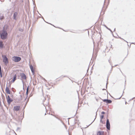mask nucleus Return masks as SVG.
<instances>
[{"mask_svg": "<svg viewBox=\"0 0 135 135\" xmlns=\"http://www.w3.org/2000/svg\"><path fill=\"white\" fill-rule=\"evenodd\" d=\"M5 29L4 27H3L2 30L0 32V36L2 40L6 39L7 37L8 33L7 32L6 29Z\"/></svg>", "mask_w": 135, "mask_h": 135, "instance_id": "nucleus-1", "label": "nucleus"}, {"mask_svg": "<svg viewBox=\"0 0 135 135\" xmlns=\"http://www.w3.org/2000/svg\"><path fill=\"white\" fill-rule=\"evenodd\" d=\"M2 57L3 58V61L4 64L7 66V64L8 63V59L7 56L5 55H2Z\"/></svg>", "mask_w": 135, "mask_h": 135, "instance_id": "nucleus-2", "label": "nucleus"}, {"mask_svg": "<svg viewBox=\"0 0 135 135\" xmlns=\"http://www.w3.org/2000/svg\"><path fill=\"white\" fill-rule=\"evenodd\" d=\"M6 95L8 104L9 105H10L11 103L13 102V100L12 99L10 98L9 95H8L7 96L6 94Z\"/></svg>", "mask_w": 135, "mask_h": 135, "instance_id": "nucleus-3", "label": "nucleus"}, {"mask_svg": "<svg viewBox=\"0 0 135 135\" xmlns=\"http://www.w3.org/2000/svg\"><path fill=\"white\" fill-rule=\"evenodd\" d=\"M13 58V60L16 62H18L20 61L21 59V58L19 56H14Z\"/></svg>", "mask_w": 135, "mask_h": 135, "instance_id": "nucleus-4", "label": "nucleus"}, {"mask_svg": "<svg viewBox=\"0 0 135 135\" xmlns=\"http://www.w3.org/2000/svg\"><path fill=\"white\" fill-rule=\"evenodd\" d=\"M19 13V9H18L17 11L13 13V19L16 20L17 19V16Z\"/></svg>", "mask_w": 135, "mask_h": 135, "instance_id": "nucleus-5", "label": "nucleus"}, {"mask_svg": "<svg viewBox=\"0 0 135 135\" xmlns=\"http://www.w3.org/2000/svg\"><path fill=\"white\" fill-rule=\"evenodd\" d=\"M106 126L107 129L109 130L110 129V125L109 120L108 119L107 120Z\"/></svg>", "mask_w": 135, "mask_h": 135, "instance_id": "nucleus-6", "label": "nucleus"}, {"mask_svg": "<svg viewBox=\"0 0 135 135\" xmlns=\"http://www.w3.org/2000/svg\"><path fill=\"white\" fill-rule=\"evenodd\" d=\"M21 76V80H26V79L27 77L26 75L24 73H20V74Z\"/></svg>", "mask_w": 135, "mask_h": 135, "instance_id": "nucleus-7", "label": "nucleus"}, {"mask_svg": "<svg viewBox=\"0 0 135 135\" xmlns=\"http://www.w3.org/2000/svg\"><path fill=\"white\" fill-rule=\"evenodd\" d=\"M7 83L6 85V87L5 91L6 92L7 94H10L11 92H10L9 88L8 86H7Z\"/></svg>", "mask_w": 135, "mask_h": 135, "instance_id": "nucleus-8", "label": "nucleus"}, {"mask_svg": "<svg viewBox=\"0 0 135 135\" xmlns=\"http://www.w3.org/2000/svg\"><path fill=\"white\" fill-rule=\"evenodd\" d=\"M103 101L104 102H106L107 104L111 103L112 102V101L111 100L108 99H104L103 100Z\"/></svg>", "mask_w": 135, "mask_h": 135, "instance_id": "nucleus-9", "label": "nucleus"}, {"mask_svg": "<svg viewBox=\"0 0 135 135\" xmlns=\"http://www.w3.org/2000/svg\"><path fill=\"white\" fill-rule=\"evenodd\" d=\"M20 109V106L19 105L15 106L13 108V110L16 111L19 110Z\"/></svg>", "mask_w": 135, "mask_h": 135, "instance_id": "nucleus-10", "label": "nucleus"}, {"mask_svg": "<svg viewBox=\"0 0 135 135\" xmlns=\"http://www.w3.org/2000/svg\"><path fill=\"white\" fill-rule=\"evenodd\" d=\"M104 131H99L97 133V135H104Z\"/></svg>", "mask_w": 135, "mask_h": 135, "instance_id": "nucleus-11", "label": "nucleus"}, {"mask_svg": "<svg viewBox=\"0 0 135 135\" xmlns=\"http://www.w3.org/2000/svg\"><path fill=\"white\" fill-rule=\"evenodd\" d=\"M16 77L17 75L16 74H15L14 75L13 77V78L12 80L11 81V82H12V83L14 82L15 80L16 79Z\"/></svg>", "mask_w": 135, "mask_h": 135, "instance_id": "nucleus-12", "label": "nucleus"}, {"mask_svg": "<svg viewBox=\"0 0 135 135\" xmlns=\"http://www.w3.org/2000/svg\"><path fill=\"white\" fill-rule=\"evenodd\" d=\"M4 47L3 42L2 41L0 40V49L3 48Z\"/></svg>", "mask_w": 135, "mask_h": 135, "instance_id": "nucleus-13", "label": "nucleus"}, {"mask_svg": "<svg viewBox=\"0 0 135 135\" xmlns=\"http://www.w3.org/2000/svg\"><path fill=\"white\" fill-rule=\"evenodd\" d=\"M22 100V98L18 99L16 98L15 99L16 101L18 103L20 102H21Z\"/></svg>", "mask_w": 135, "mask_h": 135, "instance_id": "nucleus-14", "label": "nucleus"}, {"mask_svg": "<svg viewBox=\"0 0 135 135\" xmlns=\"http://www.w3.org/2000/svg\"><path fill=\"white\" fill-rule=\"evenodd\" d=\"M104 26L106 27V28L107 29H108V30H109L111 33H112V34H113V31H112V30L108 28V27H107L106 25H104Z\"/></svg>", "mask_w": 135, "mask_h": 135, "instance_id": "nucleus-15", "label": "nucleus"}, {"mask_svg": "<svg viewBox=\"0 0 135 135\" xmlns=\"http://www.w3.org/2000/svg\"><path fill=\"white\" fill-rule=\"evenodd\" d=\"M4 18V17L3 16H1V15H0V20H3Z\"/></svg>", "mask_w": 135, "mask_h": 135, "instance_id": "nucleus-16", "label": "nucleus"}, {"mask_svg": "<svg viewBox=\"0 0 135 135\" xmlns=\"http://www.w3.org/2000/svg\"><path fill=\"white\" fill-rule=\"evenodd\" d=\"M29 98H28L27 100V101H26V104L25 105V106H24V108L26 106V105H27V104L28 102V101H29Z\"/></svg>", "mask_w": 135, "mask_h": 135, "instance_id": "nucleus-17", "label": "nucleus"}, {"mask_svg": "<svg viewBox=\"0 0 135 135\" xmlns=\"http://www.w3.org/2000/svg\"><path fill=\"white\" fill-rule=\"evenodd\" d=\"M29 66H30V67L31 70V69H33V66L32 65H31V64Z\"/></svg>", "mask_w": 135, "mask_h": 135, "instance_id": "nucleus-18", "label": "nucleus"}, {"mask_svg": "<svg viewBox=\"0 0 135 135\" xmlns=\"http://www.w3.org/2000/svg\"><path fill=\"white\" fill-rule=\"evenodd\" d=\"M28 91H26V98H25V100L26 99V98H27L28 97Z\"/></svg>", "mask_w": 135, "mask_h": 135, "instance_id": "nucleus-19", "label": "nucleus"}, {"mask_svg": "<svg viewBox=\"0 0 135 135\" xmlns=\"http://www.w3.org/2000/svg\"><path fill=\"white\" fill-rule=\"evenodd\" d=\"M31 71L32 72L33 75L34 74V70L33 69L31 70Z\"/></svg>", "mask_w": 135, "mask_h": 135, "instance_id": "nucleus-20", "label": "nucleus"}, {"mask_svg": "<svg viewBox=\"0 0 135 135\" xmlns=\"http://www.w3.org/2000/svg\"><path fill=\"white\" fill-rule=\"evenodd\" d=\"M1 96L2 99L3 100L4 99L5 97L3 95V94L2 93L1 94Z\"/></svg>", "mask_w": 135, "mask_h": 135, "instance_id": "nucleus-21", "label": "nucleus"}, {"mask_svg": "<svg viewBox=\"0 0 135 135\" xmlns=\"http://www.w3.org/2000/svg\"><path fill=\"white\" fill-rule=\"evenodd\" d=\"M19 31H21V32H23V30L22 29V28H20L19 29Z\"/></svg>", "mask_w": 135, "mask_h": 135, "instance_id": "nucleus-22", "label": "nucleus"}, {"mask_svg": "<svg viewBox=\"0 0 135 135\" xmlns=\"http://www.w3.org/2000/svg\"><path fill=\"white\" fill-rule=\"evenodd\" d=\"M97 112H96V117H95V118L94 119V120H93V121L92 122H91V123H90L89 125V126H88L87 127H88L89 125H91V124L93 123V122L95 120V119H96V116H97Z\"/></svg>", "mask_w": 135, "mask_h": 135, "instance_id": "nucleus-23", "label": "nucleus"}, {"mask_svg": "<svg viewBox=\"0 0 135 135\" xmlns=\"http://www.w3.org/2000/svg\"><path fill=\"white\" fill-rule=\"evenodd\" d=\"M104 115H101L100 117V119H103L104 118Z\"/></svg>", "mask_w": 135, "mask_h": 135, "instance_id": "nucleus-24", "label": "nucleus"}, {"mask_svg": "<svg viewBox=\"0 0 135 135\" xmlns=\"http://www.w3.org/2000/svg\"><path fill=\"white\" fill-rule=\"evenodd\" d=\"M108 61L109 62V63L111 65V66H112V68H111V70H112V69H113V66L112 65L111 63H110V60H108Z\"/></svg>", "mask_w": 135, "mask_h": 135, "instance_id": "nucleus-25", "label": "nucleus"}, {"mask_svg": "<svg viewBox=\"0 0 135 135\" xmlns=\"http://www.w3.org/2000/svg\"><path fill=\"white\" fill-rule=\"evenodd\" d=\"M12 91L14 92H15V89L14 88H12Z\"/></svg>", "mask_w": 135, "mask_h": 135, "instance_id": "nucleus-26", "label": "nucleus"}, {"mask_svg": "<svg viewBox=\"0 0 135 135\" xmlns=\"http://www.w3.org/2000/svg\"><path fill=\"white\" fill-rule=\"evenodd\" d=\"M108 78H107V82L106 83V89L107 88V84H108Z\"/></svg>", "mask_w": 135, "mask_h": 135, "instance_id": "nucleus-27", "label": "nucleus"}, {"mask_svg": "<svg viewBox=\"0 0 135 135\" xmlns=\"http://www.w3.org/2000/svg\"><path fill=\"white\" fill-rule=\"evenodd\" d=\"M42 18L44 20V21L45 22H46V23H49V24H51V25H53V26H54V27H55V26H54V25H52V24H51V23H48V22H46V21H45V20H44V18H43V17H42Z\"/></svg>", "mask_w": 135, "mask_h": 135, "instance_id": "nucleus-28", "label": "nucleus"}, {"mask_svg": "<svg viewBox=\"0 0 135 135\" xmlns=\"http://www.w3.org/2000/svg\"><path fill=\"white\" fill-rule=\"evenodd\" d=\"M0 76L1 78L2 77V72L0 73Z\"/></svg>", "mask_w": 135, "mask_h": 135, "instance_id": "nucleus-29", "label": "nucleus"}, {"mask_svg": "<svg viewBox=\"0 0 135 135\" xmlns=\"http://www.w3.org/2000/svg\"><path fill=\"white\" fill-rule=\"evenodd\" d=\"M29 86L28 85L26 89V91H28L29 90Z\"/></svg>", "mask_w": 135, "mask_h": 135, "instance_id": "nucleus-30", "label": "nucleus"}, {"mask_svg": "<svg viewBox=\"0 0 135 135\" xmlns=\"http://www.w3.org/2000/svg\"><path fill=\"white\" fill-rule=\"evenodd\" d=\"M22 80V83L23 84V89H24V82H23V80Z\"/></svg>", "mask_w": 135, "mask_h": 135, "instance_id": "nucleus-31", "label": "nucleus"}, {"mask_svg": "<svg viewBox=\"0 0 135 135\" xmlns=\"http://www.w3.org/2000/svg\"><path fill=\"white\" fill-rule=\"evenodd\" d=\"M100 122L102 124H104L103 121H102V119H100Z\"/></svg>", "mask_w": 135, "mask_h": 135, "instance_id": "nucleus-32", "label": "nucleus"}, {"mask_svg": "<svg viewBox=\"0 0 135 135\" xmlns=\"http://www.w3.org/2000/svg\"><path fill=\"white\" fill-rule=\"evenodd\" d=\"M20 128L19 127H18L17 128V129H16V131H18V130H20Z\"/></svg>", "mask_w": 135, "mask_h": 135, "instance_id": "nucleus-33", "label": "nucleus"}, {"mask_svg": "<svg viewBox=\"0 0 135 135\" xmlns=\"http://www.w3.org/2000/svg\"><path fill=\"white\" fill-rule=\"evenodd\" d=\"M0 72H2L1 70V65H0Z\"/></svg>", "mask_w": 135, "mask_h": 135, "instance_id": "nucleus-34", "label": "nucleus"}, {"mask_svg": "<svg viewBox=\"0 0 135 135\" xmlns=\"http://www.w3.org/2000/svg\"><path fill=\"white\" fill-rule=\"evenodd\" d=\"M105 112L104 111H103L101 112V114H105Z\"/></svg>", "mask_w": 135, "mask_h": 135, "instance_id": "nucleus-35", "label": "nucleus"}, {"mask_svg": "<svg viewBox=\"0 0 135 135\" xmlns=\"http://www.w3.org/2000/svg\"><path fill=\"white\" fill-rule=\"evenodd\" d=\"M68 77L67 76H66V75H65V76H64L63 77Z\"/></svg>", "mask_w": 135, "mask_h": 135, "instance_id": "nucleus-36", "label": "nucleus"}, {"mask_svg": "<svg viewBox=\"0 0 135 135\" xmlns=\"http://www.w3.org/2000/svg\"><path fill=\"white\" fill-rule=\"evenodd\" d=\"M121 96H121V97H120L119 98H117V99H120V98L121 97Z\"/></svg>", "mask_w": 135, "mask_h": 135, "instance_id": "nucleus-37", "label": "nucleus"}, {"mask_svg": "<svg viewBox=\"0 0 135 135\" xmlns=\"http://www.w3.org/2000/svg\"><path fill=\"white\" fill-rule=\"evenodd\" d=\"M118 65H114V66H113L114 67H115V66H116Z\"/></svg>", "mask_w": 135, "mask_h": 135, "instance_id": "nucleus-38", "label": "nucleus"}, {"mask_svg": "<svg viewBox=\"0 0 135 135\" xmlns=\"http://www.w3.org/2000/svg\"><path fill=\"white\" fill-rule=\"evenodd\" d=\"M20 97H21V98H22V96L21 95H20Z\"/></svg>", "mask_w": 135, "mask_h": 135, "instance_id": "nucleus-39", "label": "nucleus"}, {"mask_svg": "<svg viewBox=\"0 0 135 135\" xmlns=\"http://www.w3.org/2000/svg\"><path fill=\"white\" fill-rule=\"evenodd\" d=\"M115 31V28L114 29V32Z\"/></svg>", "mask_w": 135, "mask_h": 135, "instance_id": "nucleus-40", "label": "nucleus"}, {"mask_svg": "<svg viewBox=\"0 0 135 135\" xmlns=\"http://www.w3.org/2000/svg\"><path fill=\"white\" fill-rule=\"evenodd\" d=\"M119 69L120 70L121 72L123 74V73L121 71V70H120V69Z\"/></svg>", "mask_w": 135, "mask_h": 135, "instance_id": "nucleus-41", "label": "nucleus"}, {"mask_svg": "<svg viewBox=\"0 0 135 135\" xmlns=\"http://www.w3.org/2000/svg\"><path fill=\"white\" fill-rule=\"evenodd\" d=\"M105 89H102V90H105Z\"/></svg>", "mask_w": 135, "mask_h": 135, "instance_id": "nucleus-42", "label": "nucleus"}, {"mask_svg": "<svg viewBox=\"0 0 135 135\" xmlns=\"http://www.w3.org/2000/svg\"><path fill=\"white\" fill-rule=\"evenodd\" d=\"M131 44H134V43L132 42V43Z\"/></svg>", "mask_w": 135, "mask_h": 135, "instance_id": "nucleus-43", "label": "nucleus"}, {"mask_svg": "<svg viewBox=\"0 0 135 135\" xmlns=\"http://www.w3.org/2000/svg\"><path fill=\"white\" fill-rule=\"evenodd\" d=\"M112 34L113 36V37H114V35H113V34Z\"/></svg>", "mask_w": 135, "mask_h": 135, "instance_id": "nucleus-44", "label": "nucleus"}, {"mask_svg": "<svg viewBox=\"0 0 135 135\" xmlns=\"http://www.w3.org/2000/svg\"><path fill=\"white\" fill-rule=\"evenodd\" d=\"M88 70H89V68H88V70H87V71H88Z\"/></svg>", "mask_w": 135, "mask_h": 135, "instance_id": "nucleus-45", "label": "nucleus"}, {"mask_svg": "<svg viewBox=\"0 0 135 135\" xmlns=\"http://www.w3.org/2000/svg\"><path fill=\"white\" fill-rule=\"evenodd\" d=\"M131 44H130V47H131Z\"/></svg>", "mask_w": 135, "mask_h": 135, "instance_id": "nucleus-46", "label": "nucleus"}, {"mask_svg": "<svg viewBox=\"0 0 135 135\" xmlns=\"http://www.w3.org/2000/svg\"><path fill=\"white\" fill-rule=\"evenodd\" d=\"M126 103H127V102H126V103H126Z\"/></svg>", "mask_w": 135, "mask_h": 135, "instance_id": "nucleus-47", "label": "nucleus"}, {"mask_svg": "<svg viewBox=\"0 0 135 135\" xmlns=\"http://www.w3.org/2000/svg\"><path fill=\"white\" fill-rule=\"evenodd\" d=\"M31 96H32V95H30V97H31Z\"/></svg>", "mask_w": 135, "mask_h": 135, "instance_id": "nucleus-48", "label": "nucleus"}, {"mask_svg": "<svg viewBox=\"0 0 135 135\" xmlns=\"http://www.w3.org/2000/svg\"><path fill=\"white\" fill-rule=\"evenodd\" d=\"M96 100H97V101H98V100H97V99H96Z\"/></svg>", "mask_w": 135, "mask_h": 135, "instance_id": "nucleus-49", "label": "nucleus"}, {"mask_svg": "<svg viewBox=\"0 0 135 135\" xmlns=\"http://www.w3.org/2000/svg\"><path fill=\"white\" fill-rule=\"evenodd\" d=\"M10 86H11V85H9V87H10Z\"/></svg>", "mask_w": 135, "mask_h": 135, "instance_id": "nucleus-50", "label": "nucleus"}, {"mask_svg": "<svg viewBox=\"0 0 135 135\" xmlns=\"http://www.w3.org/2000/svg\"><path fill=\"white\" fill-rule=\"evenodd\" d=\"M15 134H16V135H17V134H16V133H15Z\"/></svg>", "mask_w": 135, "mask_h": 135, "instance_id": "nucleus-51", "label": "nucleus"}, {"mask_svg": "<svg viewBox=\"0 0 135 135\" xmlns=\"http://www.w3.org/2000/svg\"><path fill=\"white\" fill-rule=\"evenodd\" d=\"M46 114L45 113V115Z\"/></svg>", "mask_w": 135, "mask_h": 135, "instance_id": "nucleus-52", "label": "nucleus"}, {"mask_svg": "<svg viewBox=\"0 0 135 135\" xmlns=\"http://www.w3.org/2000/svg\"><path fill=\"white\" fill-rule=\"evenodd\" d=\"M135 98V97H134L133 98Z\"/></svg>", "mask_w": 135, "mask_h": 135, "instance_id": "nucleus-53", "label": "nucleus"}, {"mask_svg": "<svg viewBox=\"0 0 135 135\" xmlns=\"http://www.w3.org/2000/svg\"><path fill=\"white\" fill-rule=\"evenodd\" d=\"M69 78V79H70V80H71L70 78Z\"/></svg>", "mask_w": 135, "mask_h": 135, "instance_id": "nucleus-54", "label": "nucleus"}, {"mask_svg": "<svg viewBox=\"0 0 135 135\" xmlns=\"http://www.w3.org/2000/svg\"><path fill=\"white\" fill-rule=\"evenodd\" d=\"M119 38H121V37H119Z\"/></svg>", "mask_w": 135, "mask_h": 135, "instance_id": "nucleus-55", "label": "nucleus"}]
</instances>
